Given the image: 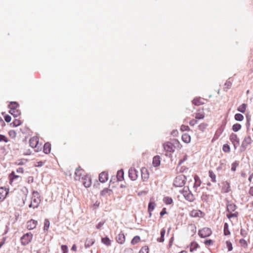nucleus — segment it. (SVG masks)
<instances>
[{
  "label": "nucleus",
  "mask_w": 253,
  "mask_h": 253,
  "mask_svg": "<svg viewBox=\"0 0 253 253\" xmlns=\"http://www.w3.org/2000/svg\"><path fill=\"white\" fill-rule=\"evenodd\" d=\"M212 234V231L211 228L204 227L199 230L198 235L202 238H205L209 237Z\"/></svg>",
  "instance_id": "obj_5"
},
{
  "label": "nucleus",
  "mask_w": 253,
  "mask_h": 253,
  "mask_svg": "<svg viewBox=\"0 0 253 253\" xmlns=\"http://www.w3.org/2000/svg\"><path fill=\"white\" fill-rule=\"evenodd\" d=\"M124 172L123 169H121L118 171L117 174V178L118 181H121L124 179Z\"/></svg>",
  "instance_id": "obj_25"
},
{
  "label": "nucleus",
  "mask_w": 253,
  "mask_h": 253,
  "mask_svg": "<svg viewBox=\"0 0 253 253\" xmlns=\"http://www.w3.org/2000/svg\"><path fill=\"white\" fill-rule=\"evenodd\" d=\"M230 140L231 141L235 149H236L237 146L239 145L240 141L237 134L235 133H231L229 137Z\"/></svg>",
  "instance_id": "obj_8"
},
{
  "label": "nucleus",
  "mask_w": 253,
  "mask_h": 253,
  "mask_svg": "<svg viewBox=\"0 0 253 253\" xmlns=\"http://www.w3.org/2000/svg\"><path fill=\"white\" fill-rule=\"evenodd\" d=\"M246 107L247 105L245 103H243L239 106L237 110L238 111L244 113L246 112Z\"/></svg>",
  "instance_id": "obj_38"
},
{
  "label": "nucleus",
  "mask_w": 253,
  "mask_h": 253,
  "mask_svg": "<svg viewBox=\"0 0 253 253\" xmlns=\"http://www.w3.org/2000/svg\"><path fill=\"white\" fill-rule=\"evenodd\" d=\"M105 223V221L103 220L99 222L96 226V228L98 229H100Z\"/></svg>",
  "instance_id": "obj_59"
},
{
  "label": "nucleus",
  "mask_w": 253,
  "mask_h": 253,
  "mask_svg": "<svg viewBox=\"0 0 253 253\" xmlns=\"http://www.w3.org/2000/svg\"><path fill=\"white\" fill-rule=\"evenodd\" d=\"M226 243L228 251H231L233 249L232 243L229 241H226Z\"/></svg>",
  "instance_id": "obj_53"
},
{
  "label": "nucleus",
  "mask_w": 253,
  "mask_h": 253,
  "mask_svg": "<svg viewBox=\"0 0 253 253\" xmlns=\"http://www.w3.org/2000/svg\"><path fill=\"white\" fill-rule=\"evenodd\" d=\"M8 135L12 139H15L16 137V132L14 130H10L8 131Z\"/></svg>",
  "instance_id": "obj_40"
},
{
  "label": "nucleus",
  "mask_w": 253,
  "mask_h": 253,
  "mask_svg": "<svg viewBox=\"0 0 253 253\" xmlns=\"http://www.w3.org/2000/svg\"><path fill=\"white\" fill-rule=\"evenodd\" d=\"M209 174L210 177L211 178V181L213 183H215L216 182L215 174L212 170H210L209 171Z\"/></svg>",
  "instance_id": "obj_32"
},
{
  "label": "nucleus",
  "mask_w": 253,
  "mask_h": 253,
  "mask_svg": "<svg viewBox=\"0 0 253 253\" xmlns=\"http://www.w3.org/2000/svg\"><path fill=\"white\" fill-rule=\"evenodd\" d=\"M37 223V220L31 219L27 222V227L29 230L34 229L36 227Z\"/></svg>",
  "instance_id": "obj_15"
},
{
  "label": "nucleus",
  "mask_w": 253,
  "mask_h": 253,
  "mask_svg": "<svg viewBox=\"0 0 253 253\" xmlns=\"http://www.w3.org/2000/svg\"><path fill=\"white\" fill-rule=\"evenodd\" d=\"M94 243L95 240L94 239L87 238L84 244V247L86 249L92 246Z\"/></svg>",
  "instance_id": "obj_21"
},
{
  "label": "nucleus",
  "mask_w": 253,
  "mask_h": 253,
  "mask_svg": "<svg viewBox=\"0 0 253 253\" xmlns=\"http://www.w3.org/2000/svg\"><path fill=\"white\" fill-rule=\"evenodd\" d=\"M101 194L102 196H106L107 195L110 196V195H111L113 194V191L111 189H109L108 188H105L101 191Z\"/></svg>",
  "instance_id": "obj_28"
},
{
  "label": "nucleus",
  "mask_w": 253,
  "mask_h": 253,
  "mask_svg": "<svg viewBox=\"0 0 253 253\" xmlns=\"http://www.w3.org/2000/svg\"><path fill=\"white\" fill-rule=\"evenodd\" d=\"M61 250L63 251V253L68 252V247L66 245H62Z\"/></svg>",
  "instance_id": "obj_60"
},
{
  "label": "nucleus",
  "mask_w": 253,
  "mask_h": 253,
  "mask_svg": "<svg viewBox=\"0 0 253 253\" xmlns=\"http://www.w3.org/2000/svg\"><path fill=\"white\" fill-rule=\"evenodd\" d=\"M205 114L203 109H198L195 115V118L197 120L203 119L205 118Z\"/></svg>",
  "instance_id": "obj_16"
},
{
  "label": "nucleus",
  "mask_w": 253,
  "mask_h": 253,
  "mask_svg": "<svg viewBox=\"0 0 253 253\" xmlns=\"http://www.w3.org/2000/svg\"><path fill=\"white\" fill-rule=\"evenodd\" d=\"M241 125L239 124H235L232 126V130L234 132H237L241 128Z\"/></svg>",
  "instance_id": "obj_39"
},
{
  "label": "nucleus",
  "mask_w": 253,
  "mask_h": 253,
  "mask_svg": "<svg viewBox=\"0 0 253 253\" xmlns=\"http://www.w3.org/2000/svg\"><path fill=\"white\" fill-rule=\"evenodd\" d=\"M182 140L185 143H189L191 141V136L189 134L185 133L182 135Z\"/></svg>",
  "instance_id": "obj_24"
},
{
  "label": "nucleus",
  "mask_w": 253,
  "mask_h": 253,
  "mask_svg": "<svg viewBox=\"0 0 253 253\" xmlns=\"http://www.w3.org/2000/svg\"><path fill=\"white\" fill-rule=\"evenodd\" d=\"M186 181V177L184 174H179L175 178L173 182V185L175 187H181L184 185Z\"/></svg>",
  "instance_id": "obj_3"
},
{
  "label": "nucleus",
  "mask_w": 253,
  "mask_h": 253,
  "mask_svg": "<svg viewBox=\"0 0 253 253\" xmlns=\"http://www.w3.org/2000/svg\"><path fill=\"white\" fill-rule=\"evenodd\" d=\"M187 159V156L185 155L182 159H181L179 163H178V166L181 165L184 161H185Z\"/></svg>",
  "instance_id": "obj_61"
},
{
  "label": "nucleus",
  "mask_w": 253,
  "mask_h": 253,
  "mask_svg": "<svg viewBox=\"0 0 253 253\" xmlns=\"http://www.w3.org/2000/svg\"><path fill=\"white\" fill-rule=\"evenodd\" d=\"M238 215V212L236 211L234 213H230L229 214H227V217L229 218V219H230L232 217H237Z\"/></svg>",
  "instance_id": "obj_47"
},
{
  "label": "nucleus",
  "mask_w": 253,
  "mask_h": 253,
  "mask_svg": "<svg viewBox=\"0 0 253 253\" xmlns=\"http://www.w3.org/2000/svg\"><path fill=\"white\" fill-rule=\"evenodd\" d=\"M240 234L243 237H246L248 235V232L246 230L241 228L240 230Z\"/></svg>",
  "instance_id": "obj_52"
},
{
  "label": "nucleus",
  "mask_w": 253,
  "mask_h": 253,
  "mask_svg": "<svg viewBox=\"0 0 253 253\" xmlns=\"http://www.w3.org/2000/svg\"><path fill=\"white\" fill-rule=\"evenodd\" d=\"M222 150L225 153H229L230 151V147L228 144H225L223 145Z\"/></svg>",
  "instance_id": "obj_44"
},
{
  "label": "nucleus",
  "mask_w": 253,
  "mask_h": 253,
  "mask_svg": "<svg viewBox=\"0 0 253 253\" xmlns=\"http://www.w3.org/2000/svg\"><path fill=\"white\" fill-rule=\"evenodd\" d=\"M41 199L38 193L34 194L32 198L31 203L29 206H39Z\"/></svg>",
  "instance_id": "obj_9"
},
{
  "label": "nucleus",
  "mask_w": 253,
  "mask_h": 253,
  "mask_svg": "<svg viewBox=\"0 0 253 253\" xmlns=\"http://www.w3.org/2000/svg\"><path fill=\"white\" fill-rule=\"evenodd\" d=\"M198 247L199 245L196 242H192L190 245V251L193 252L196 250Z\"/></svg>",
  "instance_id": "obj_35"
},
{
  "label": "nucleus",
  "mask_w": 253,
  "mask_h": 253,
  "mask_svg": "<svg viewBox=\"0 0 253 253\" xmlns=\"http://www.w3.org/2000/svg\"><path fill=\"white\" fill-rule=\"evenodd\" d=\"M29 144L32 148L35 149L37 152L41 150L42 144H40L39 138L37 136H34L30 139Z\"/></svg>",
  "instance_id": "obj_1"
},
{
  "label": "nucleus",
  "mask_w": 253,
  "mask_h": 253,
  "mask_svg": "<svg viewBox=\"0 0 253 253\" xmlns=\"http://www.w3.org/2000/svg\"><path fill=\"white\" fill-rule=\"evenodd\" d=\"M203 212L200 210H193L190 213L191 216L193 217H202Z\"/></svg>",
  "instance_id": "obj_19"
},
{
  "label": "nucleus",
  "mask_w": 253,
  "mask_h": 253,
  "mask_svg": "<svg viewBox=\"0 0 253 253\" xmlns=\"http://www.w3.org/2000/svg\"><path fill=\"white\" fill-rule=\"evenodd\" d=\"M239 243L241 246L244 248H246L248 246V244L247 241L244 239H241L239 241Z\"/></svg>",
  "instance_id": "obj_48"
},
{
  "label": "nucleus",
  "mask_w": 253,
  "mask_h": 253,
  "mask_svg": "<svg viewBox=\"0 0 253 253\" xmlns=\"http://www.w3.org/2000/svg\"><path fill=\"white\" fill-rule=\"evenodd\" d=\"M187 200L189 201H192L193 200V195L191 194H188L186 197Z\"/></svg>",
  "instance_id": "obj_64"
},
{
  "label": "nucleus",
  "mask_w": 253,
  "mask_h": 253,
  "mask_svg": "<svg viewBox=\"0 0 253 253\" xmlns=\"http://www.w3.org/2000/svg\"><path fill=\"white\" fill-rule=\"evenodd\" d=\"M9 113L12 115L14 117H17L20 115V111L16 109H11L9 111Z\"/></svg>",
  "instance_id": "obj_37"
},
{
  "label": "nucleus",
  "mask_w": 253,
  "mask_h": 253,
  "mask_svg": "<svg viewBox=\"0 0 253 253\" xmlns=\"http://www.w3.org/2000/svg\"><path fill=\"white\" fill-rule=\"evenodd\" d=\"M81 181L85 187H89L91 185V178L87 174L84 177H82Z\"/></svg>",
  "instance_id": "obj_11"
},
{
  "label": "nucleus",
  "mask_w": 253,
  "mask_h": 253,
  "mask_svg": "<svg viewBox=\"0 0 253 253\" xmlns=\"http://www.w3.org/2000/svg\"><path fill=\"white\" fill-rule=\"evenodd\" d=\"M140 237L138 236H135L131 240V244L132 245H134V244H135L136 243H137L138 242H139V241H140Z\"/></svg>",
  "instance_id": "obj_45"
},
{
  "label": "nucleus",
  "mask_w": 253,
  "mask_h": 253,
  "mask_svg": "<svg viewBox=\"0 0 253 253\" xmlns=\"http://www.w3.org/2000/svg\"><path fill=\"white\" fill-rule=\"evenodd\" d=\"M51 151V144L49 142H46L43 146V152L45 154H49Z\"/></svg>",
  "instance_id": "obj_23"
},
{
  "label": "nucleus",
  "mask_w": 253,
  "mask_h": 253,
  "mask_svg": "<svg viewBox=\"0 0 253 253\" xmlns=\"http://www.w3.org/2000/svg\"><path fill=\"white\" fill-rule=\"evenodd\" d=\"M8 193V189L3 187L0 188V201L3 200Z\"/></svg>",
  "instance_id": "obj_14"
},
{
  "label": "nucleus",
  "mask_w": 253,
  "mask_h": 253,
  "mask_svg": "<svg viewBox=\"0 0 253 253\" xmlns=\"http://www.w3.org/2000/svg\"><path fill=\"white\" fill-rule=\"evenodd\" d=\"M239 163L237 162H234L231 166V170L235 171L236 170V168L238 167Z\"/></svg>",
  "instance_id": "obj_50"
},
{
  "label": "nucleus",
  "mask_w": 253,
  "mask_h": 253,
  "mask_svg": "<svg viewBox=\"0 0 253 253\" xmlns=\"http://www.w3.org/2000/svg\"><path fill=\"white\" fill-rule=\"evenodd\" d=\"M213 241L211 239L206 240L205 241L204 243L206 245L211 246L213 244Z\"/></svg>",
  "instance_id": "obj_54"
},
{
  "label": "nucleus",
  "mask_w": 253,
  "mask_h": 253,
  "mask_svg": "<svg viewBox=\"0 0 253 253\" xmlns=\"http://www.w3.org/2000/svg\"><path fill=\"white\" fill-rule=\"evenodd\" d=\"M189 226L191 228V232L193 233V234H194L196 232V227L194 224H190L189 225Z\"/></svg>",
  "instance_id": "obj_57"
},
{
  "label": "nucleus",
  "mask_w": 253,
  "mask_h": 253,
  "mask_svg": "<svg viewBox=\"0 0 253 253\" xmlns=\"http://www.w3.org/2000/svg\"><path fill=\"white\" fill-rule=\"evenodd\" d=\"M149 248L147 246L143 247L139 252V253H148Z\"/></svg>",
  "instance_id": "obj_46"
},
{
  "label": "nucleus",
  "mask_w": 253,
  "mask_h": 253,
  "mask_svg": "<svg viewBox=\"0 0 253 253\" xmlns=\"http://www.w3.org/2000/svg\"><path fill=\"white\" fill-rule=\"evenodd\" d=\"M164 203L166 205H170L172 204L173 200L171 197H165L163 199Z\"/></svg>",
  "instance_id": "obj_34"
},
{
  "label": "nucleus",
  "mask_w": 253,
  "mask_h": 253,
  "mask_svg": "<svg viewBox=\"0 0 253 253\" xmlns=\"http://www.w3.org/2000/svg\"><path fill=\"white\" fill-rule=\"evenodd\" d=\"M232 85V83L230 81H227L224 84V90L227 91V89H230Z\"/></svg>",
  "instance_id": "obj_36"
},
{
  "label": "nucleus",
  "mask_w": 253,
  "mask_h": 253,
  "mask_svg": "<svg viewBox=\"0 0 253 253\" xmlns=\"http://www.w3.org/2000/svg\"><path fill=\"white\" fill-rule=\"evenodd\" d=\"M161 237L157 239V241L160 243H162L164 241V236L166 234V230L164 228H163L161 230Z\"/></svg>",
  "instance_id": "obj_27"
},
{
  "label": "nucleus",
  "mask_w": 253,
  "mask_h": 253,
  "mask_svg": "<svg viewBox=\"0 0 253 253\" xmlns=\"http://www.w3.org/2000/svg\"><path fill=\"white\" fill-rule=\"evenodd\" d=\"M26 162H27L26 160H18L17 162H16V164L17 165H23L25 164V163Z\"/></svg>",
  "instance_id": "obj_56"
},
{
  "label": "nucleus",
  "mask_w": 253,
  "mask_h": 253,
  "mask_svg": "<svg viewBox=\"0 0 253 253\" xmlns=\"http://www.w3.org/2000/svg\"><path fill=\"white\" fill-rule=\"evenodd\" d=\"M4 120L6 122L9 123L11 121V118L9 115H6L4 117Z\"/></svg>",
  "instance_id": "obj_63"
},
{
  "label": "nucleus",
  "mask_w": 253,
  "mask_h": 253,
  "mask_svg": "<svg viewBox=\"0 0 253 253\" xmlns=\"http://www.w3.org/2000/svg\"><path fill=\"white\" fill-rule=\"evenodd\" d=\"M244 116L241 114H236L235 115V119L238 121H242L244 120Z\"/></svg>",
  "instance_id": "obj_42"
},
{
  "label": "nucleus",
  "mask_w": 253,
  "mask_h": 253,
  "mask_svg": "<svg viewBox=\"0 0 253 253\" xmlns=\"http://www.w3.org/2000/svg\"><path fill=\"white\" fill-rule=\"evenodd\" d=\"M87 174L85 171L81 167L78 168L75 173V179L81 181L82 177H84Z\"/></svg>",
  "instance_id": "obj_6"
},
{
  "label": "nucleus",
  "mask_w": 253,
  "mask_h": 253,
  "mask_svg": "<svg viewBox=\"0 0 253 253\" xmlns=\"http://www.w3.org/2000/svg\"><path fill=\"white\" fill-rule=\"evenodd\" d=\"M142 179L143 181H146L149 177V173L148 169L145 168L141 169Z\"/></svg>",
  "instance_id": "obj_13"
},
{
  "label": "nucleus",
  "mask_w": 253,
  "mask_h": 253,
  "mask_svg": "<svg viewBox=\"0 0 253 253\" xmlns=\"http://www.w3.org/2000/svg\"><path fill=\"white\" fill-rule=\"evenodd\" d=\"M9 184L13 185L18 184L22 180V177L15 174V171H12L8 175Z\"/></svg>",
  "instance_id": "obj_2"
},
{
  "label": "nucleus",
  "mask_w": 253,
  "mask_h": 253,
  "mask_svg": "<svg viewBox=\"0 0 253 253\" xmlns=\"http://www.w3.org/2000/svg\"><path fill=\"white\" fill-rule=\"evenodd\" d=\"M192 103L196 106H200L204 104V99L201 97H197L192 100Z\"/></svg>",
  "instance_id": "obj_20"
},
{
  "label": "nucleus",
  "mask_w": 253,
  "mask_h": 253,
  "mask_svg": "<svg viewBox=\"0 0 253 253\" xmlns=\"http://www.w3.org/2000/svg\"><path fill=\"white\" fill-rule=\"evenodd\" d=\"M180 130L182 131H188L190 130V128L188 126L182 125L180 127Z\"/></svg>",
  "instance_id": "obj_55"
},
{
  "label": "nucleus",
  "mask_w": 253,
  "mask_h": 253,
  "mask_svg": "<svg viewBox=\"0 0 253 253\" xmlns=\"http://www.w3.org/2000/svg\"><path fill=\"white\" fill-rule=\"evenodd\" d=\"M195 183H194V187L197 188L199 187L201 184V180L200 177L196 175L194 176Z\"/></svg>",
  "instance_id": "obj_29"
},
{
  "label": "nucleus",
  "mask_w": 253,
  "mask_h": 253,
  "mask_svg": "<svg viewBox=\"0 0 253 253\" xmlns=\"http://www.w3.org/2000/svg\"><path fill=\"white\" fill-rule=\"evenodd\" d=\"M33 234L31 233H27L24 234L21 238V242L22 245L26 246L28 245L32 240Z\"/></svg>",
  "instance_id": "obj_7"
},
{
  "label": "nucleus",
  "mask_w": 253,
  "mask_h": 253,
  "mask_svg": "<svg viewBox=\"0 0 253 253\" xmlns=\"http://www.w3.org/2000/svg\"><path fill=\"white\" fill-rule=\"evenodd\" d=\"M18 107V104L16 102H11L9 105L10 110L16 109Z\"/></svg>",
  "instance_id": "obj_41"
},
{
  "label": "nucleus",
  "mask_w": 253,
  "mask_h": 253,
  "mask_svg": "<svg viewBox=\"0 0 253 253\" xmlns=\"http://www.w3.org/2000/svg\"><path fill=\"white\" fill-rule=\"evenodd\" d=\"M50 225V222L48 219H45L44 222L43 230L44 231L48 230Z\"/></svg>",
  "instance_id": "obj_43"
},
{
  "label": "nucleus",
  "mask_w": 253,
  "mask_h": 253,
  "mask_svg": "<svg viewBox=\"0 0 253 253\" xmlns=\"http://www.w3.org/2000/svg\"><path fill=\"white\" fill-rule=\"evenodd\" d=\"M116 241L120 244H123L125 242V236L124 233L121 232L116 237Z\"/></svg>",
  "instance_id": "obj_17"
},
{
  "label": "nucleus",
  "mask_w": 253,
  "mask_h": 253,
  "mask_svg": "<svg viewBox=\"0 0 253 253\" xmlns=\"http://www.w3.org/2000/svg\"><path fill=\"white\" fill-rule=\"evenodd\" d=\"M101 242L103 244L107 246H110L111 245V241L108 237H105L101 239Z\"/></svg>",
  "instance_id": "obj_31"
},
{
  "label": "nucleus",
  "mask_w": 253,
  "mask_h": 253,
  "mask_svg": "<svg viewBox=\"0 0 253 253\" xmlns=\"http://www.w3.org/2000/svg\"><path fill=\"white\" fill-rule=\"evenodd\" d=\"M173 141V143L171 142H166L163 144L164 149L167 152L171 153L174 152L175 147L174 143H178V141L176 139H174Z\"/></svg>",
  "instance_id": "obj_4"
},
{
  "label": "nucleus",
  "mask_w": 253,
  "mask_h": 253,
  "mask_svg": "<svg viewBox=\"0 0 253 253\" xmlns=\"http://www.w3.org/2000/svg\"><path fill=\"white\" fill-rule=\"evenodd\" d=\"M9 139L7 137L2 134H0V142L4 141L6 143L9 142Z\"/></svg>",
  "instance_id": "obj_49"
},
{
  "label": "nucleus",
  "mask_w": 253,
  "mask_h": 253,
  "mask_svg": "<svg viewBox=\"0 0 253 253\" xmlns=\"http://www.w3.org/2000/svg\"><path fill=\"white\" fill-rule=\"evenodd\" d=\"M99 181L102 183H104L108 179V174L106 172H102L99 176Z\"/></svg>",
  "instance_id": "obj_18"
},
{
  "label": "nucleus",
  "mask_w": 253,
  "mask_h": 253,
  "mask_svg": "<svg viewBox=\"0 0 253 253\" xmlns=\"http://www.w3.org/2000/svg\"><path fill=\"white\" fill-rule=\"evenodd\" d=\"M138 171L134 168H131L128 171V175L132 180H136L138 177Z\"/></svg>",
  "instance_id": "obj_10"
},
{
  "label": "nucleus",
  "mask_w": 253,
  "mask_h": 253,
  "mask_svg": "<svg viewBox=\"0 0 253 253\" xmlns=\"http://www.w3.org/2000/svg\"><path fill=\"white\" fill-rule=\"evenodd\" d=\"M161 160L159 156H155L153 159V165L155 167H157L160 165Z\"/></svg>",
  "instance_id": "obj_22"
},
{
  "label": "nucleus",
  "mask_w": 253,
  "mask_h": 253,
  "mask_svg": "<svg viewBox=\"0 0 253 253\" xmlns=\"http://www.w3.org/2000/svg\"><path fill=\"white\" fill-rule=\"evenodd\" d=\"M221 191L222 193H228L231 191V187L230 183L227 181H224L222 183Z\"/></svg>",
  "instance_id": "obj_12"
},
{
  "label": "nucleus",
  "mask_w": 253,
  "mask_h": 253,
  "mask_svg": "<svg viewBox=\"0 0 253 253\" xmlns=\"http://www.w3.org/2000/svg\"><path fill=\"white\" fill-rule=\"evenodd\" d=\"M148 211L149 213V217L151 216V212L154 210L155 207H148Z\"/></svg>",
  "instance_id": "obj_62"
},
{
  "label": "nucleus",
  "mask_w": 253,
  "mask_h": 253,
  "mask_svg": "<svg viewBox=\"0 0 253 253\" xmlns=\"http://www.w3.org/2000/svg\"><path fill=\"white\" fill-rule=\"evenodd\" d=\"M198 120L197 119H192L191 120L190 122H189V125L191 126H195V125H196L198 123V121H197Z\"/></svg>",
  "instance_id": "obj_58"
},
{
  "label": "nucleus",
  "mask_w": 253,
  "mask_h": 253,
  "mask_svg": "<svg viewBox=\"0 0 253 253\" xmlns=\"http://www.w3.org/2000/svg\"><path fill=\"white\" fill-rule=\"evenodd\" d=\"M13 126H18L21 124V122L19 120L15 119L12 123Z\"/></svg>",
  "instance_id": "obj_51"
},
{
  "label": "nucleus",
  "mask_w": 253,
  "mask_h": 253,
  "mask_svg": "<svg viewBox=\"0 0 253 253\" xmlns=\"http://www.w3.org/2000/svg\"><path fill=\"white\" fill-rule=\"evenodd\" d=\"M252 142V140L251 137L250 136H248L244 138L242 143V146H246L251 144Z\"/></svg>",
  "instance_id": "obj_26"
},
{
  "label": "nucleus",
  "mask_w": 253,
  "mask_h": 253,
  "mask_svg": "<svg viewBox=\"0 0 253 253\" xmlns=\"http://www.w3.org/2000/svg\"><path fill=\"white\" fill-rule=\"evenodd\" d=\"M224 235L225 236L229 235L230 234V231L229 229V225L226 222L224 224Z\"/></svg>",
  "instance_id": "obj_30"
},
{
  "label": "nucleus",
  "mask_w": 253,
  "mask_h": 253,
  "mask_svg": "<svg viewBox=\"0 0 253 253\" xmlns=\"http://www.w3.org/2000/svg\"><path fill=\"white\" fill-rule=\"evenodd\" d=\"M208 126V125L207 123H203L200 124L198 126V127L200 131H201L202 132H204L206 129L207 128Z\"/></svg>",
  "instance_id": "obj_33"
}]
</instances>
